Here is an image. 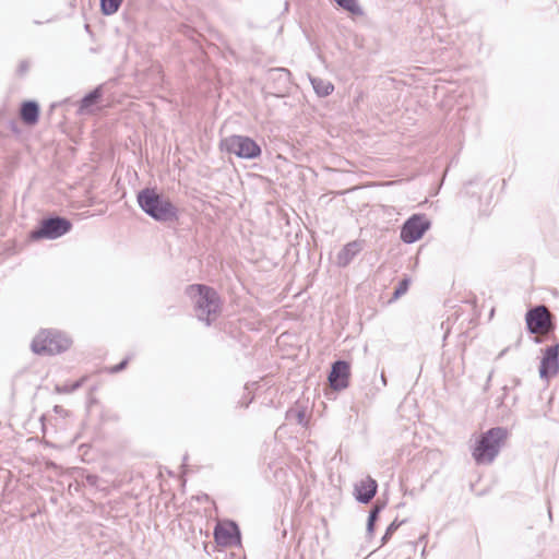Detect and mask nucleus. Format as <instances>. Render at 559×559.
I'll return each mask as SVG.
<instances>
[{
	"label": "nucleus",
	"instance_id": "obj_1",
	"mask_svg": "<svg viewBox=\"0 0 559 559\" xmlns=\"http://www.w3.org/2000/svg\"><path fill=\"white\" fill-rule=\"evenodd\" d=\"M509 432L504 427H492L481 432L471 448L472 457L477 465H490L499 455L508 439Z\"/></svg>",
	"mask_w": 559,
	"mask_h": 559
},
{
	"label": "nucleus",
	"instance_id": "obj_2",
	"mask_svg": "<svg viewBox=\"0 0 559 559\" xmlns=\"http://www.w3.org/2000/svg\"><path fill=\"white\" fill-rule=\"evenodd\" d=\"M136 200L141 210L156 222H173L178 218V209L169 198L158 193L155 189L141 190Z\"/></svg>",
	"mask_w": 559,
	"mask_h": 559
},
{
	"label": "nucleus",
	"instance_id": "obj_3",
	"mask_svg": "<svg viewBox=\"0 0 559 559\" xmlns=\"http://www.w3.org/2000/svg\"><path fill=\"white\" fill-rule=\"evenodd\" d=\"M188 295L194 300L197 317L209 326L214 321L221 309V299L216 290L202 284L190 285Z\"/></svg>",
	"mask_w": 559,
	"mask_h": 559
},
{
	"label": "nucleus",
	"instance_id": "obj_4",
	"mask_svg": "<svg viewBox=\"0 0 559 559\" xmlns=\"http://www.w3.org/2000/svg\"><path fill=\"white\" fill-rule=\"evenodd\" d=\"M71 340L59 331L43 330L33 340L31 347L35 354L56 355L67 350Z\"/></svg>",
	"mask_w": 559,
	"mask_h": 559
},
{
	"label": "nucleus",
	"instance_id": "obj_5",
	"mask_svg": "<svg viewBox=\"0 0 559 559\" xmlns=\"http://www.w3.org/2000/svg\"><path fill=\"white\" fill-rule=\"evenodd\" d=\"M222 147L227 153L243 159H254L262 153L261 146L246 135H229L222 141Z\"/></svg>",
	"mask_w": 559,
	"mask_h": 559
},
{
	"label": "nucleus",
	"instance_id": "obj_6",
	"mask_svg": "<svg viewBox=\"0 0 559 559\" xmlns=\"http://www.w3.org/2000/svg\"><path fill=\"white\" fill-rule=\"evenodd\" d=\"M72 228V223L61 216H51L41 219L39 226L29 234L31 239H57L68 234Z\"/></svg>",
	"mask_w": 559,
	"mask_h": 559
},
{
	"label": "nucleus",
	"instance_id": "obj_7",
	"mask_svg": "<svg viewBox=\"0 0 559 559\" xmlns=\"http://www.w3.org/2000/svg\"><path fill=\"white\" fill-rule=\"evenodd\" d=\"M526 328L531 334L539 332L552 331L555 325L552 323V316L546 306H536L528 310L525 316Z\"/></svg>",
	"mask_w": 559,
	"mask_h": 559
},
{
	"label": "nucleus",
	"instance_id": "obj_8",
	"mask_svg": "<svg viewBox=\"0 0 559 559\" xmlns=\"http://www.w3.org/2000/svg\"><path fill=\"white\" fill-rule=\"evenodd\" d=\"M429 227L430 222L425 215L414 214L403 224L400 237L405 243H413L419 240Z\"/></svg>",
	"mask_w": 559,
	"mask_h": 559
},
{
	"label": "nucleus",
	"instance_id": "obj_9",
	"mask_svg": "<svg viewBox=\"0 0 559 559\" xmlns=\"http://www.w3.org/2000/svg\"><path fill=\"white\" fill-rule=\"evenodd\" d=\"M559 371V343L546 347L539 366V377L544 380L555 377Z\"/></svg>",
	"mask_w": 559,
	"mask_h": 559
},
{
	"label": "nucleus",
	"instance_id": "obj_10",
	"mask_svg": "<svg viewBox=\"0 0 559 559\" xmlns=\"http://www.w3.org/2000/svg\"><path fill=\"white\" fill-rule=\"evenodd\" d=\"M350 366L345 360H336L332 364L329 374V383L335 391L344 390L349 384Z\"/></svg>",
	"mask_w": 559,
	"mask_h": 559
},
{
	"label": "nucleus",
	"instance_id": "obj_11",
	"mask_svg": "<svg viewBox=\"0 0 559 559\" xmlns=\"http://www.w3.org/2000/svg\"><path fill=\"white\" fill-rule=\"evenodd\" d=\"M214 539L221 546L240 544V531L238 525L233 521L217 524L214 528Z\"/></svg>",
	"mask_w": 559,
	"mask_h": 559
},
{
	"label": "nucleus",
	"instance_id": "obj_12",
	"mask_svg": "<svg viewBox=\"0 0 559 559\" xmlns=\"http://www.w3.org/2000/svg\"><path fill=\"white\" fill-rule=\"evenodd\" d=\"M378 490V483L371 476L358 481L354 487V495L358 502L367 504L376 496Z\"/></svg>",
	"mask_w": 559,
	"mask_h": 559
},
{
	"label": "nucleus",
	"instance_id": "obj_13",
	"mask_svg": "<svg viewBox=\"0 0 559 559\" xmlns=\"http://www.w3.org/2000/svg\"><path fill=\"white\" fill-rule=\"evenodd\" d=\"M362 250V242L354 240L346 243L337 253L335 263L338 267H345Z\"/></svg>",
	"mask_w": 559,
	"mask_h": 559
},
{
	"label": "nucleus",
	"instance_id": "obj_14",
	"mask_svg": "<svg viewBox=\"0 0 559 559\" xmlns=\"http://www.w3.org/2000/svg\"><path fill=\"white\" fill-rule=\"evenodd\" d=\"M20 117L27 126L36 124L39 118V105L35 100L23 102L20 108Z\"/></svg>",
	"mask_w": 559,
	"mask_h": 559
},
{
	"label": "nucleus",
	"instance_id": "obj_15",
	"mask_svg": "<svg viewBox=\"0 0 559 559\" xmlns=\"http://www.w3.org/2000/svg\"><path fill=\"white\" fill-rule=\"evenodd\" d=\"M310 82L316 94L320 97L329 96L334 91V85L321 78H310Z\"/></svg>",
	"mask_w": 559,
	"mask_h": 559
},
{
	"label": "nucleus",
	"instance_id": "obj_16",
	"mask_svg": "<svg viewBox=\"0 0 559 559\" xmlns=\"http://www.w3.org/2000/svg\"><path fill=\"white\" fill-rule=\"evenodd\" d=\"M102 97V88L100 86L94 88L92 92L87 93L80 102L79 112L84 114L87 111L90 107L95 105Z\"/></svg>",
	"mask_w": 559,
	"mask_h": 559
},
{
	"label": "nucleus",
	"instance_id": "obj_17",
	"mask_svg": "<svg viewBox=\"0 0 559 559\" xmlns=\"http://www.w3.org/2000/svg\"><path fill=\"white\" fill-rule=\"evenodd\" d=\"M123 0H100V10L104 15L115 14Z\"/></svg>",
	"mask_w": 559,
	"mask_h": 559
},
{
	"label": "nucleus",
	"instance_id": "obj_18",
	"mask_svg": "<svg viewBox=\"0 0 559 559\" xmlns=\"http://www.w3.org/2000/svg\"><path fill=\"white\" fill-rule=\"evenodd\" d=\"M338 7L350 12L355 15H362V10L357 3V0H334Z\"/></svg>",
	"mask_w": 559,
	"mask_h": 559
},
{
	"label": "nucleus",
	"instance_id": "obj_19",
	"mask_svg": "<svg viewBox=\"0 0 559 559\" xmlns=\"http://www.w3.org/2000/svg\"><path fill=\"white\" fill-rule=\"evenodd\" d=\"M85 380H86V378L83 377L73 383H69V384L66 383L63 385H57L56 391L58 393H62V394H70V393L76 391L78 389H80L83 385V383L85 382Z\"/></svg>",
	"mask_w": 559,
	"mask_h": 559
},
{
	"label": "nucleus",
	"instance_id": "obj_20",
	"mask_svg": "<svg viewBox=\"0 0 559 559\" xmlns=\"http://www.w3.org/2000/svg\"><path fill=\"white\" fill-rule=\"evenodd\" d=\"M409 284H411L409 278H404V280L400 281L397 286L394 289L392 300H396L401 296H403L408 290Z\"/></svg>",
	"mask_w": 559,
	"mask_h": 559
},
{
	"label": "nucleus",
	"instance_id": "obj_21",
	"mask_svg": "<svg viewBox=\"0 0 559 559\" xmlns=\"http://www.w3.org/2000/svg\"><path fill=\"white\" fill-rule=\"evenodd\" d=\"M403 522H397L396 520L393 521L385 530L384 535L381 538V545H384L388 543V540L391 538L393 533L402 525Z\"/></svg>",
	"mask_w": 559,
	"mask_h": 559
},
{
	"label": "nucleus",
	"instance_id": "obj_22",
	"mask_svg": "<svg viewBox=\"0 0 559 559\" xmlns=\"http://www.w3.org/2000/svg\"><path fill=\"white\" fill-rule=\"evenodd\" d=\"M378 519H379V516H374L372 514L368 515V520H367V535L369 537L373 536L374 526H376V522L378 521Z\"/></svg>",
	"mask_w": 559,
	"mask_h": 559
},
{
	"label": "nucleus",
	"instance_id": "obj_23",
	"mask_svg": "<svg viewBox=\"0 0 559 559\" xmlns=\"http://www.w3.org/2000/svg\"><path fill=\"white\" fill-rule=\"evenodd\" d=\"M385 507V503L384 502H380L379 500L373 504V507L371 508V510L369 511V514H372L374 516H379L381 511L384 509Z\"/></svg>",
	"mask_w": 559,
	"mask_h": 559
},
{
	"label": "nucleus",
	"instance_id": "obj_24",
	"mask_svg": "<svg viewBox=\"0 0 559 559\" xmlns=\"http://www.w3.org/2000/svg\"><path fill=\"white\" fill-rule=\"evenodd\" d=\"M385 507V503L384 502H380L379 500L373 504V507L371 508V510L369 511V514H372L374 516H379L381 511L384 509Z\"/></svg>",
	"mask_w": 559,
	"mask_h": 559
},
{
	"label": "nucleus",
	"instance_id": "obj_25",
	"mask_svg": "<svg viewBox=\"0 0 559 559\" xmlns=\"http://www.w3.org/2000/svg\"><path fill=\"white\" fill-rule=\"evenodd\" d=\"M127 365H128V359H123L118 365L114 366L110 369V372H112V373L120 372V371H122L127 367Z\"/></svg>",
	"mask_w": 559,
	"mask_h": 559
},
{
	"label": "nucleus",
	"instance_id": "obj_26",
	"mask_svg": "<svg viewBox=\"0 0 559 559\" xmlns=\"http://www.w3.org/2000/svg\"><path fill=\"white\" fill-rule=\"evenodd\" d=\"M507 395H508V388L503 386L501 395L496 399V403L498 406H501L503 404V401L507 397Z\"/></svg>",
	"mask_w": 559,
	"mask_h": 559
},
{
	"label": "nucleus",
	"instance_id": "obj_27",
	"mask_svg": "<svg viewBox=\"0 0 559 559\" xmlns=\"http://www.w3.org/2000/svg\"><path fill=\"white\" fill-rule=\"evenodd\" d=\"M271 71L280 73L281 78L285 76L286 79H288L289 75H290V72L287 69H284V68H277V69H273Z\"/></svg>",
	"mask_w": 559,
	"mask_h": 559
},
{
	"label": "nucleus",
	"instance_id": "obj_28",
	"mask_svg": "<svg viewBox=\"0 0 559 559\" xmlns=\"http://www.w3.org/2000/svg\"><path fill=\"white\" fill-rule=\"evenodd\" d=\"M295 414H296L298 424L304 425L305 424V413H304V411H296Z\"/></svg>",
	"mask_w": 559,
	"mask_h": 559
},
{
	"label": "nucleus",
	"instance_id": "obj_29",
	"mask_svg": "<svg viewBox=\"0 0 559 559\" xmlns=\"http://www.w3.org/2000/svg\"><path fill=\"white\" fill-rule=\"evenodd\" d=\"M28 70V63L26 61H22L19 66V71L24 73Z\"/></svg>",
	"mask_w": 559,
	"mask_h": 559
},
{
	"label": "nucleus",
	"instance_id": "obj_30",
	"mask_svg": "<svg viewBox=\"0 0 559 559\" xmlns=\"http://www.w3.org/2000/svg\"><path fill=\"white\" fill-rule=\"evenodd\" d=\"M381 382L383 385H386V377H385L384 372L381 373Z\"/></svg>",
	"mask_w": 559,
	"mask_h": 559
},
{
	"label": "nucleus",
	"instance_id": "obj_31",
	"mask_svg": "<svg viewBox=\"0 0 559 559\" xmlns=\"http://www.w3.org/2000/svg\"><path fill=\"white\" fill-rule=\"evenodd\" d=\"M95 479H96V476H88V477H87V480H88L91 484H94Z\"/></svg>",
	"mask_w": 559,
	"mask_h": 559
},
{
	"label": "nucleus",
	"instance_id": "obj_32",
	"mask_svg": "<svg viewBox=\"0 0 559 559\" xmlns=\"http://www.w3.org/2000/svg\"><path fill=\"white\" fill-rule=\"evenodd\" d=\"M548 514H549V516L551 518V508H550V507H549V509H548Z\"/></svg>",
	"mask_w": 559,
	"mask_h": 559
},
{
	"label": "nucleus",
	"instance_id": "obj_33",
	"mask_svg": "<svg viewBox=\"0 0 559 559\" xmlns=\"http://www.w3.org/2000/svg\"><path fill=\"white\" fill-rule=\"evenodd\" d=\"M56 412H60V406L55 407Z\"/></svg>",
	"mask_w": 559,
	"mask_h": 559
}]
</instances>
